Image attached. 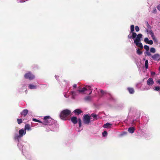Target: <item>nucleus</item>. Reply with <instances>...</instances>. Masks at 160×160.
<instances>
[{
    "label": "nucleus",
    "instance_id": "f257e3e1",
    "mask_svg": "<svg viewBox=\"0 0 160 160\" xmlns=\"http://www.w3.org/2000/svg\"><path fill=\"white\" fill-rule=\"evenodd\" d=\"M71 112L68 109H65L62 111L60 114V118L63 120H67L68 119V117L70 114Z\"/></svg>",
    "mask_w": 160,
    "mask_h": 160
},
{
    "label": "nucleus",
    "instance_id": "f03ea898",
    "mask_svg": "<svg viewBox=\"0 0 160 160\" xmlns=\"http://www.w3.org/2000/svg\"><path fill=\"white\" fill-rule=\"evenodd\" d=\"M44 121L43 122L42 124L46 125H50L52 124V120L50 117L47 116L43 118Z\"/></svg>",
    "mask_w": 160,
    "mask_h": 160
},
{
    "label": "nucleus",
    "instance_id": "7ed1b4c3",
    "mask_svg": "<svg viewBox=\"0 0 160 160\" xmlns=\"http://www.w3.org/2000/svg\"><path fill=\"white\" fill-rule=\"evenodd\" d=\"M90 116L88 114L85 115L83 116V122L85 124L88 125L90 122Z\"/></svg>",
    "mask_w": 160,
    "mask_h": 160
},
{
    "label": "nucleus",
    "instance_id": "20e7f679",
    "mask_svg": "<svg viewBox=\"0 0 160 160\" xmlns=\"http://www.w3.org/2000/svg\"><path fill=\"white\" fill-rule=\"evenodd\" d=\"M24 76L26 79H28L30 80H32L35 78V76L31 72H29L25 73Z\"/></svg>",
    "mask_w": 160,
    "mask_h": 160
},
{
    "label": "nucleus",
    "instance_id": "39448f33",
    "mask_svg": "<svg viewBox=\"0 0 160 160\" xmlns=\"http://www.w3.org/2000/svg\"><path fill=\"white\" fill-rule=\"evenodd\" d=\"M152 58L154 60L159 61L160 60V55L158 53H156L152 56Z\"/></svg>",
    "mask_w": 160,
    "mask_h": 160
},
{
    "label": "nucleus",
    "instance_id": "423d86ee",
    "mask_svg": "<svg viewBox=\"0 0 160 160\" xmlns=\"http://www.w3.org/2000/svg\"><path fill=\"white\" fill-rule=\"evenodd\" d=\"M137 36V37L134 40V42H140L141 41V39L142 37V35L141 34H139Z\"/></svg>",
    "mask_w": 160,
    "mask_h": 160
},
{
    "label": "nucleus",
    "instance_id": "0eeeda50",
    "mask_svg": "<svg viewBox=\"0 0 160 160\" xmlns=\"http://www.w3.org/2000/svg\"><path fill=\"white\" fill-rule=\"evenodd\" d=\"M147 32L148 33H149L150 35L151 36V37H152V39L153 40H155L156 39L154 35V34L153 32L152 31L151 29V30H148V29H147L146 30Z\"/></svg>",
    "mask_w": 160,
    "mask_h": 160
},
{
    "label": "nucleus",
    "instance_id": "6e6552de",
    "mask_svg": "<svg viewBox=\"0 0 160 160\" xmlns=\"http://www.w3.org/2000/svg\"><path fill=\"white\" fill-rule=\"evenodd\" d=\"M147 82L148 86H152L154 83L153 79L151 78H149L147 81Z\"/></svg>",
    "mask_w": 160,
    "mask_h": 160
},
{
    "label": "nucleus",
    "instance_id": "1a4fd4ad",
    "mask_svg": "<svg viewBox=\"0 0 160 160\" xmlns=\"http://www.w3.org/2000/svg\"><path fill=\"white\" fill-rule=\"evenodd\" d=\"M71 121L74 124L77 123L78 120L76 117H72L71 118Z\"/></svg>",
    "mask_w": 160,
    "mask_h": 160
},
{
    "label": "nucleus",
    "instance_id": "9d476101",
    "mask_svg": "<svg viewBox=\"0 0 160 160\" xmlns=\"http://www.w3.org/2000/svg\"><path fill=\"white\" fill-rule=\"evenodd\" d=\"M26 133V131H24V130L22 129H20L19 131V135L20 137H22L24 135H25Z\"/></svg>",
    "mask_w": 160,
    "mask_h": 160
},
{
    "label": "nucleus",
    "instance_id": "9b49d317",
    "mask_svg": "<svg viewBox=\"0 0 160 160\" xmlns=\"http://www.w3.org/2000/svg\"><path fill=\"white\" fill-rule=\"evenodd\" d=\"M86 91H88L89 92L88 93L89 94H90L92 92V90L91 89V87L89 86H87L85 87ZM88 94V93H87Z\"/></svg>",
    "mask_w": 160,
    "mask_h": 160
},
{
    "label": "nucleus",
    "instance_id": "f8f14e48",
    "mask_svg": "<svg viewBox=\"0 0 160 160\" xmlns=\"http://www.w3.org/2000/svg\"><path fill=\"white\" fill-rule=\"evenodd\" d=\"M136 45L138 47H139L141 49H142L143 48V46L141 42H134Z\"/></svg>",
    "mask_w": 160,
    "mask_h": 160
},
{
    "label": "nucleus",
    "instance_id": "ddd939ff",
    "mask_svg": "<svg viewBox=\"0 0 160 160\" xmlns=\"http://www.w3.org/2000/svg\"><path fill=\"white\" fill-rule=\"evenodd\" d=\"M28 112V110L27 109H24L23 110L22 112H21V114L25 117L26 116Z\"/></svg>",
    "mask_w": 160,
    "mask_h": 160
},
{
    "label": "nucleus",
    "instance_id": "4468645a",
    "mask_svg": "<svg viewBox=\"0 0 160 160\" xmlns=\"http://www.w3.org/2000/svg\"><path fill=\"white\" fill-rule=\"evenodd\" d=\"M24 129L25 131L27 130L28 131L31 130V129L30 126L29 124H26L25 126Z\"/></svg>",
    "mask_w": 160,
    "mask_h": 160
},
{
    "label": "nucleus",
    "instance_id": "2eb2a0df",
    "mask_svg": "<svg viewBox=\"0 0 160 160\" xmlns=\"http://www.w3.org/2000/svg\"><path fill=\"white\" fill-rule=\"evenodd\" d=\"M135 128L134 127H131L128 128V131L130 133H133L135 131Z\"/></svg>",
    "mask_w": 160,
    "mask_h": 160
},
{
    "label": "nucleus",
    "instance_id": "dca6fc26",
    "mask_svg": "<svg viewBox=\"0 0 160 160\" xmlns=\"http://www.w3.org/2000/svg\"><path fill=\"white\" fill-rule=\"evenodd\" d=\"M127 89L130 93L132 94L134 93V90L133 88L129 87L127 88Z\"/></svg>",
    "mask_w": 160,
    "mask_h": 160
},
{
    "label": "nucleus",
    "instance_id": "f3484780",
    "mask_svg": "<svg viewBox=\"0 0 160 160\" xmlns=\"http://www.w3.org/2000/svg\"><path fill=\"white\" fill-rule=\"evenodd\" d=\"M112 125V124L107 122L106 123L104 124L103 125V127L104 128H108L110 127Z\"/></svg>",
    "mask_w": 160,
    "mask_h": 160
},
{
    "label": "nucleus",
    "instance_id": "a211bd4d",
    "mask_svg": "<svg viewBox=\"0 0 160 160\" xmlns=\"http://www.w3.org/2000/svg\"><path fill=\"white\" fill-rule=\"evenodd\" d=\"M75 113H77L78 115H79L82 112V111L80 109H75L73 112Z\"/></svg>",
    "mask_w": 160,
    "mask_h": 160
},
{
    "label": "nucleus",
    "instance_id": "6ab92c4d",
    "mask_svg": "<svg viewBox=\"0 0 160 160\" xmlns=\"http://www.w3.org/2000/svg\"><path fill=\"white\" fill-rule=\"evenodd\" d=\"M145 25H146V26L147 27V28H148V30H151V28H152V27L150 25L148 22V21H146L145 22Z\"/></svg>",
    "mask_w": 160,
    "mask_h": 160
},
{
    "label": "nucleus",
    "instance_id": "aec40b11",
    "mask_svg": "<svg viewBox=\"0 0 160 160\" xmlns=\"http://www.w3.org/2000/svg\"><path fill=\"white\" fill-rule=\"evenodd\" d=\"M29 88L30 89H36V86L30 84L28 86Z\"/></svg>",
    "mask_w": 160,
    "mask_h": 160
},
{
    "label": "nucleus",
    "instance_id": "412c9836",
    "mask_svg": "<svg viewBox=\"0 0 160 160\" xmlns=\"http://www.w3.org/2000/svg\"><path fill=\"white\" fill-rule=\"evenodd\" d=\"M131 33H132V38L133 39L136 37L137 35L136 33L133 32H132Z\"/></svg>",
    "mask_w": 160,
    "mask_h": 160
},
{
    "label": "nucleus",
    "instance_id": "4be33fe9",
    "mask_svg": "<svg viewBox=\"0 0 160 160\" xmlns=\"http://www.w3.org/2000/svg\"><path fill=\"white\" fill-rule=\"evenodd\" d=\"M134 30V26L132 25L130 26V32H133Z\"/></svg>",
    "mask_w": 160,
    "mask_h": 160
},
{
    "label": "nucleus",
    "instance_id": "5701e85b",
    "mask_svg": "<svg viewBox=\"0 0 160 160\" xmlns=\"http://www.w3.org/2000/svg\"><path fill=\"white\" fill-rule=\"evenodd\" d=\"M78 91L82 93L86 91L85 87H84L81 90H79Z\"/></svg>",
    "mask_w": 160,
    "mask_h": 160
},
{
    "label": "nucleus",
    "instance_id": "b1692460",
    "mask_svg": "<svg viewBox=\"0 0 160 160\" xmlns=\"http://www.w3.org/2000/svg\"><path fill=\"white\" fill-rule=\"evenodd\" d=\"M79 127H81L82 126V120L80 118L78 119Z\"/></svg>",
    "mask_w": 160,
    "mask_h": 160
},
{
    "label": "nucleus",
    "instance_id": "393cba45",
    "mask_svg": "<svg viewBox=\"0 0 160 160\" xmlns=\"http://www.w3.org/2000/svg\"><path fill=\"white\" fill-rule=\"evenodd\" d=\"M148 60H147L145 61V68H146V69H148Z\"/></svg>",
    "mask_w": 160,
    "mask_h": 160
},
{
    "label": "nucleus",
    "instance_id": "a878e982",
    "mask_svg": "<svg viewBox=\"0 0 160 160\" xmlns=\"http://www.w3.org/2000/svg\"><path fill=\"white\" fill-rule=\"evenodd\" d=\"M17 121L18 124H20L22 122V120L21 119H17Z\"/></svg>",
    "mask_w": 160,
    "mask_h": 160
},
{
    "label": "nucleus",
    "instance_id": "bb28decb",
    "mask_svg": "<svg viewBox=\"0 0 160 160\" xmlns=\"http://www.w3.org/2000/svg\"><path fill=\"white\" fill-rule=\"evenodd\" d=\"M84 99L86 101H90L91 99V97L90 96H87Z\"/></svg>",
    "mask_w": 160,
    "mask_h": 160
},
{
    "label": "nucleus",
    "instance_id": "cd10ccee",
    "mask_svg": "<svg viewBox=\"0 0 160 160\" xmlns=\"http://www.w3.org/2000/svg\"><path fill=\"white\" fill-rule=\"evenodd\" d=\"M150 51L152 53H155L156 52L155 49L154 48H150Z\"/></svg>",
    "mask_w": 160,
    "mask_h": 160
},
{
    "label": "nucleus",
    "instance_id": "c85d7f7f",
    "mask_svg": "<svg viewBox=\"0 0 160 160\" xmlns=\"http://www.w3.org/2000/svg\"><path fill=\"white\" fill-rule=\"evenodd\" d=\"M137 53L138 54L140 55L142 54V51H141L139 49H138L137 50Z\"/></svg>",
    "mask_w": 160,
    "mask_h": 160
},
{
    "label": "nucleus",
    "instance_id": "c756f323",
    "mask_svg": "<svg viewBox=\"0 0 160 160\" xmlns=\"http://www.w3.org/2000/svg\"><path fill=\"white\" fill-rule=\"evenodd\" d=\"M144 47L145 50L147 51H148L149 49V47L147 45H144Z\"/></svg>",
    "mask_w": 160,
    "mask_h": 160
},
{
    "label": "nucleus",
    "instance_id": "7c9ffc66",
    "mask_svg": "<svg viewBox=\"0 0 160 160\" xmlns=\"http://www.w3.org/2000/svg\"><path fill=\"white\" fill-rule=\"evenodd\" d=\"M155 90L157 91H159L160 90V87L159 86H157L155 87Z\"/></svg>",
    "mask_w": 160,
    "mask_h": 160
},
{
    "label": "nucleus",
    "instance_id": "2f4dec72",
    "mask_svg": "<svg viewBox=\"0 0 160 160\" xmlns=\"http://www.w3.org/2000/svg\"><path fill=\"white\" fill-rule=\"evenodd\" d=\"M107 132L106 131H104L102 133V135L103 137L106 136L107 135Z\"/></svg>",
    "mask_w": 160,
    "mask_h": 160
},
{
    "label": "nucleus",
    "instance_id": "473e14b6",
    "mask_svg": "<svg viewBox=\"0 0 160 160\" xmlns=\"http://www.w3.org/2000/svg\"><path fill=\"white\" fill-rule=\"evenodd\" d=\"M21 137H20V136L19 135H17L14 137L15 139H18L19 138H21Z\"/></svg>",
    "mask_w": 160,
    "mask_h": 160
},
{
    "label": "nucleus",
    "instance_id": "72a5a7b5",
    "mask_svg": "<svg viewBox=\"0 0 160 160\" xmlns=\"http://www.w3.org/2000/svg\"><path fill=\"white\" fill-rule=\"evenodd\" d=\"M135 29L136 32H138L139 31V27L138 26H136L135 27Z\"/></svg>",
    "mask_w": 160,
    "mask_h": 160
},
{
    "label": "nucleus",
    "instance_id": "f704fd0d",
    "mask_svg": "<svg viewBox=\"0 0 160 160\" xmlns=\"http://www.w3.org/2000/svg\"><path fill=\"white\" fill-rule=\"evenodd\" d=\"M147 43L150 45H152L153 44V42L152 40H149Z\"/></svg>",
    "mask_w": 160,
    "mask_h": 160
},
{
    "label": "nucleus",
    "instance_id": "c9c22d12",
    "mask_svg": "<svg viewBox=\"0 0 160 160\" xmlns=\"http://www.w3.org/2000/svg\"><path fill=\"white\" fill-rule=\"evenodd\" d=\"M91 116L92 117H93L94 118H96L97 117V115L96 114H94L93 113H92L91 114Z\"/></svg>",
    "mask_w": 160,
    "mask_h": 160
},
{
    "label": "nucleus",
    "instance_id": "e433bc0d",
    "mask_svg": "<svg viewBox=\"0 0 160 160\" xmlns=\"http://www.w3.org/2000/svg\"><path fill=\"white\" fill-rule=\"evenodd\" d=\"M144 41L145 42L147 43L149 41V40L148 38H146L144 39Z\"/></svg>",
    "mask_w": 160,
    "mask_h": 160
},
{
    "label": "nucleus",
    "instance_id": "4c0bfd02",
    "mask_svg": "<svg viewBox=\"0 0 160 160\" xmlns=\"http://www.w3.org/2000/svg\"><path fill=\"white\" fill-rule=\"evenodd\" d=\"M146 53L148 56H150L151 55V53L148 51L146 52Z\"/></svg>",
    "mask_w": 160,
    "mask_h": 160
},
{
    "label": "nucleus",
    "instance_id": "58836bf2",
    "mask_svg": "<svg viewBox=\"0 0 160 160\" xmlns=\"http://www.w3.org/2000/svg\"><path fill=\"white\" fill-rule=\"evenodd\" d=\"M157 12L156 9L155 8L152 11V12L153 13H156Z\"/></svg>",
    "mask_w": 160,
    "mask_h": 160
},
{
    "label": "nucleus",
    "instance_id": "ea45409f",
    "mask_svg": "<svg viewBox=\"0 0 160 160\" xmlns=\"http://www.w3.org/2000/svg\"><path fill=\"white\" fill-rule=\"evenodd\" d=\"M100 92L102 94H104L105 93V92L102 90H100Z\"/></svg>",
    "mask_w": 160,
    "mask_h": 160
},
{
    "label": "nucleus",
    "instance_id": "a19ab883",
    "mask_svg": "<svg viewBox=\"0 0 160 160\" xmlns=\"http://www.w3.org/2000/svg\"><path fill=\"white\" fill-rule=\"evenodd\" d=\"M38 119H37L36 118H32V121H33L37 122V121H38Z\"/></svg>",
    "mask_w": 160,
    "mask_h": 160
},
{
    "label": "nucleus",
    "instance_id": "79ce46f5",
    "mask_svg": "<svg viewBox=\"0 0 160 160\" xmlns=\"http://www.w3.org/2000/svg\"><path fill=\"white\" fill-rule=\"evenodd\" d=\"M157 8L158 10L160 11V5H158Z\"/></svg>",
    "mask_w": 160,
    "mask_h": 160
},
{
    "label": "nucleus",
    "instance_id": "37998d69",
    "mask_svg": "<svg viewBox=\"0 0 160 160\" xmlns=\"http://www.w3.org/2000/svg\"><path fill=\"white\" fill-rule=\"evenodd\" d=\"M73 87L74 88H77V85L76 84H74L73 85Z\"/></svg>",
    "mask_w": 160,
    "mask_h": 160
},
{
    "label": "nucleus",
    "instance_id": "c03bdc74",
    "mask_svg": "<svg viewBox=\"0 0 160 160\" xmlns=\"http://www.w3.org/2000/svg\"><path fill=\"white\" fill-rule=\"evenodd\" d=\"M128 37L129 38H132V36H130V35H128Z\"/></svg>",
    "mask_w": 160,
    "mask_h": 160
},
{
    "label": "nucleus",
    "instance_id": "a18cd8bd",
    "mask_svg": "<svg viewBox=\"0 0 160 160\" xmlns=\"http://www.w3.org/2000/svg\"><path fill=\"white\" fill-rule=\"evenodd\" d=\"M157 82L159 84H160V79L158 80L157 81Z\"/></svg>",
    "mask_w": 160,
    "mask_h": 160
},
{
    "label": "nucleus",
    "instance_id": "49530a36",
    "mask_svg": "<svg viewBox=\"0 0 160 160\" xmlns=\"http://www.w3.org/2000/svg\"><path fill=\"white\" fill-rule=\"evenodd\" d=\"M38 121H37V122H40V123H42V124L43 122H42L41 121L39 120H38Z\"/></svg>",
    "mask_w": 160,
    "mask_h": 160
},
{
    "label": "nucleus",
    "instance_id": "de8ad7c7",
    "mask_svg": "<svg viewBox=\"0 0 160 160\" xmlns=\"http://www.w3.org/2000/svg\"><path fill=\"white\" fill-rule=\"evenodd\" d=\"M155 72H152V74H155Z\"/></svg>",
    "mask_w": 160,
    "mask_h": 160
},
{
    "label": "nucleus",
    "instance_id": "09e8293b",
    "mask_svg": "<svg viewBox=\"0 0 160 160\" xmlns=\"http://www.w3.org/2000/svg\"><path fill=\"white\" fill-rule=\"evenodd\" d=\"M159 70L160 71V67H159Z\"/></svg>",
    "mask_w": 160,
    "mask_h": 160
}]
</instances>
